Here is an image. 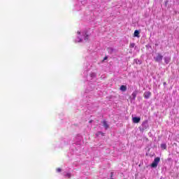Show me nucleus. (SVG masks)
<instances>
[{"mask_svg":"<svg viewBox=\"0 0 179 179\" xmlns=\"http://www.w3.org/2000/svg\"><path fill=\"white\" fill-rule=\"evenodd\" d=\"M83 37H78L76 39V43H82V41L84 40L85 41H87L89 40V34H87V31H85L84 32H82Z\"/></svg>","mask_w":179,"mask_h":179,"instance_id":"f257e3e1","label":"nucleus"},{"mask_svg":"<svg viewBox=\"0 0 179 179\" xmlns=\"http://www.w3.org/2000/svg\"><path fill=\"white\" fill-rule=\"evenodd\" d=\"M154 59L155 62H161L163 60V55L160 53H157L155 56H154Z\"/></svg>","mask_w":179,"mask_h":179,"instance_id":"f03ea898","label":"nucleus"},{"mask_svg":"<svg viewBox=\"0 0 179 179\" xmlns=\"http://www.w3.org/2000/svg\"><path fill=\"white\" fill-rule=\"evenodd\" d=\"M159 163H160V158L157 157L154 159L153 162L151 164V167H152L153 169H156Z\"/></svg>","mask_w":179,"mask_h":179,"instance_id":"7ed1b4c3","label":"nucleus"},{"mask_svg":"<svg viewBox=\"0 0 179 179\" xmlns=\"http://www.w3.org/2000/svg\"><path fill=\"white\" fill-rule=\"evenodd\" d=\"M143 96H144V98L146 99H150V96H152V92H150V91H147L144 92Z\"/></svg>","mask_w":179,"mask_h":179,"instance_id":"20e7f679","label":"nucleus"},{"mask_svg":"<svg viewBox=\"0 0 179 179\" xmlns=\"http://www.w3.org/2000/svg\"><path fill=\"white\" fill-rule=\"evenodd\" d=\"M103 127L105 128L106 131L110 128V125H108V122L106 120H103L102 122Z\"/></svg>","mask_w":179,"mask_h":179,"instance_id":"39448f33","label":"nucleus"},{"mask_svg":"<svg viewBox=\"0 0 179 179\" xmlns=\"http://www.w3.org/2000/svg\"><path fill=\"white\" fill-rule=\"evenodd\" d=\"M64 176L67 178H71V177H72V174H71V173L64 172Z\"/></svg>","mask_w":179,"mask_h":179,"instance_id":"423d86ee","label":"nucleus"},{"mask_svg":"<svg viewBox=\"0 0 179 179\" xmlns=\"http://www.w3.org/2000/svg\"><path fill=\"white\" fill-rule=\"evenodd\" d=\"M171 60V58L170 57H164V61H165L166 64H169Z\"/></svg>","mask_w":179,"mask_h":179,"instance_id":"0eeeda50","label":"nucleus"},{"mask_svg":"<svg viewBox=\"0 0 179 179\" xmlns=\"http://www.w3.org/2000/svg\"><path fill=\"white\" fill-rule=\"evenodd\" d=\"M96 136H104V133H103L102 131H98V132L96 134Z\"/></svg>","mask_w":179,"mask_h":179,"instance_id":"6e6552de","label":"nucleus"},{"mask_svg":"<svg viewBox=\"0 0 179 179\" xmlns=\"http://www.w3.org/2000/svg\"><path fill=\"white\" fill-rule=\"evenodd\" d=\"M120 90H121L122 92H126V90H127V86H125V85H122V86L120 87Z\"/></svg>","mask_w":179,"mask_h":179,"instance_id":"1a4fd4ad","label":"nucleus"},{"mask_svg":"<svg viewBox=\"0 0 179 179\" xmlns=\"http://www.w3.org/2000/svg\"><path fill=\"white\" fill-rule=\"evenodd\" d=\"M141 121V117H135V123L138 124Z\"/></svg>","mask_w":179,"mask_h":179,"instance_id":"9d476101","label":"nucleus"},{"mask_svg":"<svg viewBox=\"0 0 179 179\" xmlns=\"http://www.w3.org/2000/svg\"><path fill=\"white\" fill-rule=\"evenodd\" d=\"M135 37H139V31L138 30L135 31Z\"/></svg>","mask_w":179,"mask_h":179,"instance_id":"9b49d317","label":"nucleus"},{"mask_svg":"<svg viewBox=\"0 0 179 179\" xmlns=\"http://www.w3.org/2000/svg\"><path fill=\"white\" fill-rule=\"evenodd\" d=\"M142 126L145 127V128H147L148 127V122H143Z\"/></svg>","mask_w":179,"mask_h":179,"instance_id":"f8f14e48","label":"nucleus"},{"mask_svg":"<svg viewBox=\"0 0 179 179\" xmlns=\"http://www.w3.org/2000/svg\"><path fill=\"white\" fill-rule=\"evenodd\" d=\"M166 148H167V146L166 145V144H164V143L161 144V148H162V149H166Z\"/></svg>","mask_w":179,"mask_h":179,"instance_id":"ddd939ff","label":"nucleus"},{"mask_svg":"<svg viewBox=\"0 0 179 179\" xmlns=\"http://www.w3.org/2000/svg\"><path fill=\"white\" fill-rule=\"evenodd\" d=\"M91 78H96V73H92L90 74Z\"/></svg>","mask_w":179,"mask_h":179,"instance_id":"4468645a","label":"nucleus"},{"mask_svg":"<svg viewBox=\"0 0 179 179\" xmlns=\"http://www.w3.org/2000/svg\"><path fill=\"white\" fill-rule=\"evenodd\" d=\"M77 139H78V141H81L82 140V136H80V135L78 136Z\"/></svg>","mask_w":179,"mask_h":179,"instance_id":"2eb2a0df","label":"nucleus"},{"mask_svg":"<svg viewBox=\"0 0 179 179\" xmlns=\"http://www.w3.org/2000/svg\"><path fill=\"white\" fill-rule=\"evenodd\" d=\"M135 47V43H131L130 45V48H134Z\"/></svg>","mask_w":179,"mask_h":179,"instance_id":"dca6fc26","label":"nucleus"},{"mask_svg":"<svg viewBox=\"0 0 179 179\" xmlns=\"http://www.w3.org/2000/svg\"><path fill=\"white\" fill-rule=\"evenodd\" d=\"M132 121L135 123V116H134V115H132Z\"/></svg>","mask_w":179,"mask_h":179,"instance_id":"f3484780","label":"nucleus"},{"mask_svg":"<svg viewBox=\"0 0 179 179\" xmlns=\"http://www.w3.org/2000/svg\"><path fill=\"white\" fill-rule=\"evenodd\" d=\"M57 171L58 173H61L62 169H61L60 168H58V169H57Z\"/></svg>","mask_w":179,"mask_h":179,"instance_id":"a211bd4d","label":"nucleus"},{"mask_svg":"<svg viewBox=\"0 0 179 179\" xmlns=\"http://www.w3.org/2000/svg\"><path fill=\"white\" fill-rule=\"evenodd\" d=\"M108 59V57L106 56L104 58H103V61H106V59Z\"/></svg>","mask_w":179,"mask_h":179,"instance_id":"6ab92c4d","label":"nucleus"},{"mask_svg":"<svg viewBox=\"0 0 179 179\" xmlns=\"http://www.w3.org/2000/svg\"><path fill=\"white\" fill-rule=\"evenodd\" d=\"M132 96H133V99H135V92H133Z\"/></svg>","mask_w":179,"mask_h":179,"instance_id":"aec40b11","label":"nucleus"},{"mask_svg":"<svg viewBox=\"0 0 179 179\" xmlns=\"http://www.w3.org/2000/svg\"><path fill=\"white\" fill-rule=\"evenodd\" d=\"M78 34H80V31H78Z\"/></svg>","mask_w":179,"mask_h":179,"instance_id":"412c9836","label":"nucleus"},{"mask_svg":"<svg viewBox=\"0 0 179 179\" xmlns=\"http://www.w3.org/2000/svg\"><path fill=\"white\" fill-rule=\"evenodd\" d=\"M134 37H135V32L134 33Z\"/></svg>","mask_w":179,"mask_h":179,"instance_id":"4be33fe9","label":"nucleus"},{"mask_svg":"<svg viewBox=\"0 0 179 179\" xmlns=\"http://www.w3.org/2000/svg\"><path fill=\"white\" fill-rule=\"evenodd\" d=\"M110 50H111V51H113V49H112V48H110Z\"/></svg>","mask_w":179,"mask_h":179,"instance_id":"5701e85b","label":"nucleus"}]
</instances>
